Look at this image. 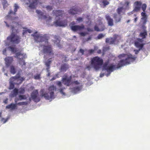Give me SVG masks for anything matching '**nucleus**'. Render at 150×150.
<instances>
[{
  "instance_id": "nucleus-38",
  "label": "nucleus",
  "mask_w": 150,
  "mask_h": 150,
  "mask_svg": "<svg viewBox=\"0 0 150 150\" xmlns=\"http://www.w3.org/2000/svg\"><path fill=\"white\" fill-rule=\"evenodd\" d=\"M129 4V2L127 1L125 2V4L123 5V7L125 9L127 8L128 7Z\"/></svg>"
},
{
  "instance_id": "nucleus-32",
  "label": "nucleus",
  "mask_w": 150,
  "mask_h": 150,
  "mask_svg": "<svg viewBox=\"0 0 150 150\" xmlns=\"http://www.w3.org/2000/svg\"><path fill=\"white\" fill-rule=\"evenodd\" d=\"M13 93L12 96H16L18 93V90L16 88H15L13 91Z\"/></svg>"
},
{
  "instance_id": "nucleus-39",
  "label": "nucleus",
  "mask_w": 150,
  "mask_h": 150,
  "mask_svg": "<svg viewBox=\"0 0 150 150\" xmlns=\"http://www.w3.org/2000/svg\"><path fill=\"white\" fill-rule=\"evenodd\" d=\"M146 7V4H144L142 6V8L143 11H145Z\"/></svg>"
},
{
  "instance_id": "nucleus-40",
  "label": "nucleus",
  "mask_w": 150,
  "mask_h": 150,
  "mask_svg": "<svg viewBox=\"0 0 150 150\" xmlns=\"http://www.w3.org/2000/svg\"><path fill=\"white\" fill-rule=\"evenodd\" d=\"M105 36V35L103 34H99L98 36V39H101L104 37Z\"/></svg>"
},
{
  "instance_id": "nucleus-63",
  "label": "nucleus",
  "mask_w": 150,
  "mask_h": 150,
  "mask_svg": "<svg viewBox=\"0 0 150 150\" xmlns=\"http://www.w3.org/2000/svg\"><path fill=\"white\" fill-rule=\"evenodd\" d=\"M130 21V20H128L127 22V23H129V22Z\"/></svg>"
},
{
  "instance_id": "nucleus-43",
  "label": "nucleus",
  "mask_w": 150,
  "mask_h": 150,
  "mask_svg": "<svg viewBox=\"0 0 150 150\" xmlns=\"http://www.w3.org/2000/svg\"><path fill=\"white\" fill-rule=\"evenodd\" d=\"M103 3L104 6H105L106 5H108L109 3L106 1L104 0L103 1Z\"/></svg>"
},
{
  "instance_id": "nucleus-21",
  "label": "nucleus",
  "mask_w": 150,
  "mask_h": 150,
  "mask_svg": "<svg viewBox=\"0 0 150 150\" xmlns=\"http://www.w3.org/2000/svg\"><path fill=\"white\" fill-rule=\"evenodd\" d=\"M105 18L107 21L108 25L110 26H112L113 25V20L108 15H106Z\"/></svg>"
},
{
  "instance_id": "nucleus-28",
  "label": "nucleus",
  "mask_w": 150,
  "mask_h": 150,
  "mask_svg": "<svg viewBox=\"0 0 150 150\" xmlns=\"http://www.w3.org/2000/svg\"><path fill=\"white\" fill-rule=\"evenodd\" d=\"M125 8L122 6L121 7L119 8L117 10V12L119 14H121L122 13H123Z\"/></svg>"
},
{
  "instance_id": "nucleus-27",
  "label": "nucleus",
  "mask_w": 150,
  "mask_h": 150,
  "mask_svg": "<svg viewBox=\"0 0 150 150\" xmlns=\"http://www.w3.org/2000/svg\"><path fill=\"white\" fill-rule=\"evenodd\" d=\"M54 44H56L57 46L59 47V43L60 42V39L59 37L57 36L54 37Z\"/></svg>"
},
{
  "instance_id": "nucleus-58",
  "label": "nucleus",
  "mask_w": 150,
  "mask_h": 150,
  "mask_svg": "<svg viewBox=\"0 0 150 150\" xmlns=\"http://www.w3.org/2000/svg\"><path fill=\"white\" fill-rule=\"evenodd\" d=\"M55 1L56 3H59V0H55Z\"/></svg>"
},
{
  "instance_id": "nucleus-19",
  "label": "nucleus",
  "mask_w": 150,
  "mask_h": 150,
  "mask_svg": "<svg viewBox=\"0 0 150 150\" xmlns=\"http://www.w3.org/2000/svg\"><path fill=\"white\" fill-rule=\"evenodd\" d=\"M81 10L77 8H74L70 9L68 11L69 13L72 14H75L81 12Z\"/></svg>"
},
{
  "instance_id": "nucleus-36",
  "label": "nucleus",
  "mask_w": 150,
  "mask_h": 150,
  "mask_svg": "<svg viewBox=\"0 0 150 150\" xmlns=\"http://www.w3.org/2000/svg\"><path fill=\"white\" fill-rule=\"evenodd\" d=\"M16 103L17 105H26L28 104L27 102H20L17 103Z\"/></svg>"
},
{
  "instance_id": "nucleus-13",
  "label": "nucleus",
  "mask_w": 150,
  "mask_h": 150,
  "mask_svg": "<svg viewBox=\"0 0 150 150\" xmlns=\"http://www.w3.org/2000/svg\"><path fill=\"white\" fill-rule=\"evenodd\" d=\"M28 3L26 4L29 9H34L35 8L37 4V1L36 0H28Z\"/></svg>"
},
{
  "instance_id": "nucleus-45",
  "label": "nucleus",
  "mask_w": 150,
  "mask_h": 150,
  "mask_svg": "<svg viewBox=\"0 0 150 150\" xmlns=\"http://www.w3.org/2000/svg\"><path fill=\"white\" fill-rule=\"evenodd\" d=\"M46 9L48 11H50L52 9V8L51 6H47L46 7Z\"/></svg>"
},
{
  "instance_id": "nucleus-17",
  "label": "nucleus",
  "mask_w": 150,
  "mask_h": 150,
  "mask_svg": "<svg viewBox=\"0 0 150 150\" xmlns=\"http://www.w3.org/2000/svg\"><path fill=\"white\" fill-rule=\"evenodd\" d=\"M10 71L11 74H14L16 73L17 72L16 75H19V74H21V69H19L18 71L16 69V68L13 66H11L10 67Z\"/></svg>"
},
{
  "instance_id": "nucleus-34",
  "label": "nucleus",
  "mask_w": 150,
  "mask_h": 150,
  "mask_svg": "<svg viewBox=\"0 0 150 150\" xmlns=\"http://www.w3.org/2000/svg\"><path fill=\"white\" fill-rule=\"evenodd\" d=\"M141 15L142 16V17L141 19H147V16L146 13L144 12H142L141 13Z\"/></svg>"
},
{
  "instance_id": "nucleus-54",
  "label": "nucleus",
  "mask_w": 150,
  "mask_h": 150,
  "mask_svg": "<svg viewBox=\"0 0 150 150\" xmlns=\"http://www.w3.org/2000/svg\"><path fill=\"white\" fill-rule=\"evenodd\" d=\"M94 50H89V52L90 53H92L93 52Z\"/></svg>"
},
{
  "instance_id": "nucleus-14",
  "label": "nucleus",
  "mask_w": 150,
  "mask_h": 150,
  "mask_svg": "<svg viewBox=\"0 0 150 150\" xmlns=\"http://www.w3.org/2000/svg\"><path fill=\"white\" fill-rule=\"evenodd\" d=\"M38 93L37 90L33 91L31 94V97L32 100L35 102H38L40 100V98L38 96Z\"/></svg>"
},
{
  "instance_id": "nucleus-60",
  "label": "nucleus",
  "mask_w": 150,
  "mask_h": 150,
  "mask_svg": "<svg viewBox=\"0 0 150 150\" xmlns=\"http://www.w3.org/2000/svg\"><path fill=\"white\" fill-rule=\"evenodd\" d=\"M55 79V78H54V77L52 79H51L50 80L51 81H53V80H54V79Z\"/></svg>"
},
{
  "instance_id": "nucleus-29",
  "label": "nucleus",
  "mask_w": 150,
  "mask_h": 150,
  "mask_svg": "<svg viewBox=\"0 0 150 150\" xmlns=\"http://www.w3.org/2000/svg\"><path fill=\"white\" fill-rule=\"evenodd\" d=\"M19 99H15V102L16 103L17 101L18 100H21L23 99H26V97L25 95H19L18 96Z\"/></svg>"
},
{
  "instance_id": "nucleus-49",
  "label": "nucleus",
  "mask_w": 150,
  "mask_h": 150,
  "mask_svg": "<svg viewBox=\"0 0 150 150\" xmlns=\"http://www.w3.org/2000/svg\"><path fill=\"white\" fill-rule=\"evenodd\" d=\"M84 51L82 50V49H80L79 50V53H81V55H82L83 54Z\"/></svg>"
},
{
  "instance_id": "nucleus-6",
  "label": "nucleus",
  "mask_w": 150,
  "mask_h": 150,
  "mask_svg": "<svg viewBox=\"0 0 150 150\" xmlns=\"http://www.w3.org/2000/svg\"><path fill=\"white\" fill-rule=\"evenodd\" d=\"M36 13L38 14V17L42 19H44L45 23L47 24H50L51 22L52 18L49 15H46L40 10H36Z\"/></svg>"
},
{
  "instance_id": "nucleus-59",
  "label": "nucleus",
  "mask_w": 150,
  "mask_h": 150,
  "mask_svg": "<svg viewBox=\"0 0 150 150\" xmlns=\"http://www.w3.org/2000/svg\"><path fill=\"white\" fill-rule=\"evenodd\" d=\"M98 53H100L101 52V50H98L97 52Z\"/></svg>"
},
{
  "instance_id": "nucleus-47",
  "label": "nucleus",
  "mask_w": 150,
  "mask_h": 150,
  "mask_svg": "<svg viewBox=\"0 0 150 150\" xmlns=\"http://www.w3.org/2000/svg\"><path fill=\"white\" fill-rule=\"evenodd\" d=\"M65 87H64L63 88H60L59 89V91L60 92V93L62 94H63V95H64L65 94V93H64L63 92V90L64 89H65Z\"/></svg>"
},
{
  "instance_id": "nucleus-20",
  "label": "nucleus",
  "mask_w": 150,
  "mask_h": 150,
  "mask_svg": "<svg viewBox=\"0 0 150 150\" xmlns=\"http://www.w3.org/2000/svg\"><path fill=\"white\" fill-rule=\"evenodd\" d=\"M6 66L8 67L12 63L13 61V58L12 57H7L4 59Z\"/></svg>"
},
{
  "instance_id": "nucleus-24",
  "label": "nucleus",
  "mask_w": 150,
  "mask_h": 150,
  "mask_svg": "<svg viewBox=\"0 0 150 150\" xmlns=\"http://www.w3.org/2000/svg\"><path fill=\"white\" fill-rule=\"evenodd\" d=\"M6 108L10 109L12 110H14L17 108V105L16 104L11 103L9 105H7L6 107Z\"/></svg>"
},
{
  "instance_id": "nucleus-41",
  "label": "nucleus",
  "mask_w": 150,
  "mask_h": 150,
  "mask_svg": "<svg viewBox=\"0 0 150 150\" xmlns=\"http://www.w3.org/2000/svg\"><path fill=\"white\" fill-rule=\"evenodd\" d=\"M57 84L59 87H61L62 86V84L61 82L59 81H57L56 82Z\"/></svg>"
},
{
  "instance_id": "nucleus-25",
  "label": "nucleus",
  "mask_w": 150,
  "mask_h": 150,
  "mask_svg": "<svg viewBox=\"0 0 150 150\" xmlns=\"http://www.w3.org/2000/svg\"><path fill=\"white\" fill-rule=\"evenodd\" d=\"M14 12L10 11L9 12V15L11 16V15H14L15 12L17 11V9L18 8V6L16 4L14 6Z\"/></svg>"
},
{
  "instance_id": "nucleus-15",
  "label": "nucleus",
  "mask_w": 150,
  "mask_h": 150,
  "mask_svg": "<svg viewBox=\"0 0 150 150\" xmlns=\"http://www.w3.org/2000/svg\"><path fill=\"white\" fill-rule=\"evenodd\" d=\"M64 78H63L62 81L63 83L65 85L67 86H69L72 84L71 81V76H70L69 77H67V76H65Z\"/></svg>"
},
{
  "instance_id": "nucleus-61",
  "label": "nucleus",
  "mask_w": 150,
  "mask_h": 150,
  "mask_svg": "<svg viewBox=\"0 0 150 150\" xmlns=\"http://www.w3.org/2000/svg\"><path fill=\"white\" fill-rule=\"evenodd\" d=\"M91 39L90 37H89L88 38L87 40H88Z\"/></svg>"
},
{
  "instance_id": "nucleus-52",
  "label": "nucleus",
  "mask_w": 150,
  "mask_h": 150,
  "mask_svg": "<svg viewBox=\"0 0 150 150\" xmlns=\"http://www.w3.org/2000/svg\"><path fill=\"white\" fill-rule=\"evenodd\" d=\"M6 48H5L4 50L3 51V54H4L6 55Z\"/></svg>"
},
{
  "instance_id": "nucleus-30",
  "label": "nucleus",
  "mask_w": 150,
  "mask_h": 150,
  "mask_svg": "<svg viewBox=\"0 0 150 150\" xmlns=\"http://www.w3.org/2000/svg\"><path fill=\"white\" fill-rule=\"evenodd\" d=\"M114 18L115 19L116 21L117 22H119L120 21V17L119 15H117V14H114Z\"/></svg>"
},
{
  "instance_id": "nucleus-44",
  "label": "nucleus",
  "mask_w": 150,
  "mask_h": 150,
  "mask_svg": "<svg viewBox=\"0 0 150 150\" xmlns=\"http://www.w3.org/2000/svg\"><path fill=\"white\" fill-rule=\"evenodd\" d=\"M87 34L88 33L87 32H82L80 33V35L82 36H84Z\"/></svg>"
},
{
  "instance_id": "nucleus-22",
  "label": "nucleus",
  "mask_w": 150,
  "mask_h": 150,
  "mask_svg": "<svg viewBox=\"0 0 150 150\" xmlns=\"http://www.w3.org/2000/svg\"><path fill=\"white\" fill-rule=\"evenodd\" d=\"M104 29V26L103 24L99 25L98 26L96 25L95 27V30L97 31H101Z\"/></svg>"
},
{
  "instance_id": "nucleus-23",
  "label": "nucleus",
  "mask_w": 150,
  "mask_h": 150,
  "mask_svg": "<svg viewBox=\"0 0 150 150\" xmlns=\"http://www.w3.org/2000/svg\"><path fill=\"white\" fill-rule=\"evenodd\" d=\"M82 84L81 85L75 87H74L72 88V91L74 93H76L80 91L82 88Z\"/></svg>"
},
{
  "instance_id": "nucleus-7",
  "label": "nucleus",
  "mask_w": 150,
  "mask_h": 150,
  "mask_svg": "<svg viewBox=\"0 0 150 150\" xmlns=\"http://www.w3.org/2000/svg\"><path fill=\"white\" fill-rule=\"evenodd\" d=\"M146 22L147 19H141L139 25L141 26V28L143 30V31L142 32L140 33V37H142V38H145V36L147 35L146 31V27L145 26Z\"/></svg>"
},
{
  "instance_id": "nucleus-31",
  "label": "nucleus",
  "mask_w": 150,
  "mask_h": 150,
  "mask_svg": "<svg viewBox=\"0 0 150 150\" xmlns=\"http://www.w3.org/2000/svg\"><path fill=\"white\" fill-rule=\"evenodd\" d=\"M8 49L12 52L15 53L16 51V49L14 46L9 47Z\"/></svg>"
},
{
  "instance_id": "nucleus-8",
  "label": "nucleus",
  "mask_w": 150,
  "mask_h": 150,
  "mask_svg": "<svg viewBox=\"0 0 150 150\" xmlns=\"http://www.w3.org/2000/svg\"><path fill=\"white\" fill-rule=\"evenodd\" d=\"M121 38L120 36L114 35L113 38H106L105 42L110 44H117L121 40Z\"/></svg>"
},
{
  "instance_id": "nucleus-42",
  "label": "nucleus",
  "mask_w": 150,
  "mask_h": 150,
  "mask_svg": "<svg viewBox=\"0 0 150 150\" xmlns=\"http://www.w3.org/2000/svg\"><path fill=\"white\" fill-rule=\"evenodd\" d=\"M76 20L77 21H78V23H81L83 21V19L82 18L79 17L77 18L76 19Z\"/></svg>"
},
{
  "instance_id": "nucleus-16",
  "label": "nucleus",
  "mask_w": 150,
  "mask_h": 150,
  "mask_svg": "<svg viewBox=\"0 0 150 150\" xmlns=\"http://www.w3.org/2000/svg\"><path fill=\"white\" fill-rule=\"evenodd\" d=\"M84 26L83 25H75L71 26V28L72 30L74 31H81L83 30L84 28Z\"/></svg>"
},
{
  "instance_id": "nucleus-33",
  "label": "nucleus",
  "mask_w": 150,
  "mask_h": 150,
  "mask_svg": "<svg viewBox=\"0 0 150 150\" xmlns=\"http://www.w3.org/2000/svg\"><path fill=\"white\" fill-rule=\"evenodd\" d=\"M33 32V31L29 29H27L25 30H24L23 32V35L26 34L27 33H31Z\"/></svg>"
},
{
  "instance_id": "nucleus-4",
  "label": "nucleus",
  "mask_w": 150,
  "mask_h": 150,
  "mask_svg": "<svg viewBox=\"0 0 150 150\" xmlns=\"http://www.w3.org/2000/svg\"><path fill=\"white\" fill-rule=\"evenodd\" d=\"M48 90L50 92V95L48 93L45 92L44 93L43 92L41 93V96L44 97L45 99L47 100L54 99L55 98L54 91H56V87L53 85L49 87Z\"/></svg>"
},
{
  "instance_id": "nucleus-48",
  "label": "nucleus",
  "mask_w": 150,
  "mask_h": 150,
  "mask_svg": "<svg viewBox=\"0 0 150 150\" xmlns=\"http://www.w3.org/2000/svg\"><path fill=\"white\" fill-rule=\"evenodd\" d=\"M72 83H74V84H75V85H79L80 84V83L79 82H78V81H73Z\"/></svg>"
},
{
  "instance_id": "nucleus-51",
  "label": "nucleus",
  "mask_w": 150,
  "mask_h": 150,
  "mask_svg": "<svg viewBox=\"0 0 150 150\" xmlns=\"http://www.w3.org/2000/svg\"><path fill=\"white\" fill-rule=\"evenodd\" d=\"M40 76H35V79H39L40 78Z\"/></svg>"
},
{
  "instance_id": "nucleus-26",
  "label": "nucleus",
  "mask_w": 150,
  "mask_h": 150,
  "mask_svg": "<svg viewBox=\"0 0 150 150\" xmlns=\"http://www.w3.org/2000/svg\"><path fill=\"white\" fill-rule=\"evenodd\" d=\"M69 68L68 65L65 64L62 65L61 68V71H66Z\"/></svg>"
},
{
  "instance_id": "nucleus-12",
  "label": "nucleus",
  "mask_w": 150,
  "mask_h": 150,
  "mask_svg": "<svg viewBox=\"0 0 150 150\" xmlns=\"http://www.w3.org/2000/svg\"><path fill=\"white\" fill-rule=\"evenodd\" d=\"M20 76H14L11 77L10 79V82L11 83H16V81L19 82L17 83L16 84H19L22 83L24 80L23 78H21Z\"/></svg>"
},
{
  "instance_id": "nucleus-56",
  "label": "nucleus",
  "mask_w": 150,
  "mask_h": 150,
  "mask_svg": "<svg viewBox=\"0 0 150 150\" xmlns=\"http://www.w3.org/2000/svg\"><path fill=\"white\" fill-rule=\"evenodd\" d=\"M87 30L88 31H92V30L89 28H88Z\"/></svg>"
},
{
  "instance_id": "nucleus-2",
  "label": "nucleus",
  "mask_w": 150,
  "mask_h": 150,
  "mask_svg": "<svg viewBox=\"0 0 150 150\" xmlns=\"http://www.w3.org/2000/svg\"><path fill=\"white\" fill-rule=\"evenodd\" d=\"M119 57L122 59L119 62L117 65L111 64L107 66L105 69L110 74V73L116 69L130 64L134 61L136 57L132 56L130 54H123L119 56Z\"/></svg>"
},
{
  "instance_id": "nucleus-18",
  "label": "nucleus",
  "mask_w": 150,
  "mask_h": 150,
  "mask_svg": "<svg viewBox=\"0 0 150 150\" xmlns=\"http://www.w3.org/2000/svg\"><path fill=\"white\" fill-rule=\"evenodd\" d=\"M142 3L139 1H136L134 3V11L137 12L139 11L140 9Z\"/></svg>"
},
{
  "instance_id": "nucleus-9",
  "label": "nucleus",
  "mask_w": 150,
  "mask_h": 150,
  "mask_svg": "<svg viewBox=\"0 0 150 150\" xmlns=\"http://www.w3.org/2000/svg\"><path fill=\"white\" fill-rule=\"evenodd\" d=\"M15 57H17L18 59V62L20 64L23 65H25L24 61L23 59L26 57V54L22 53L21 52H18L16 53Z\"/></svg>"
},
{
  "instance_id": "nucleus-1",
  "label": "nucleus",
  "mask_w": 150,
  "mask_h": 150,
  "mask_svg": "<svg viewBox=\"0 0 150 150\" xmlns=\"http://www.w3.org/2000/svg\"><path fill=\"white\" fill-rule=\"evenodd\" d=\"M31 36H33L35 40L37 42H42V45H43V50L44 53L46 54V55H45V57L46 58H50V59L48 61L45 62V65L47 67H48L50 64L51 60L50 59L53 54V53L52 51V49L51 48L50 46L49 45L48 43V41L47 40H45V38L42 35L40 34L37 32H35L34 33L31 35Z\"/></svg>"
},
{
  "instance_id": "nucleus-5",
  "label": "nucleus",
  "mask_w": 150,
  "mask_h": 150,
  "mask_svg": "<svg viewBox=\"0 0 150 150\" xmlns=\"http://www.w3.org/2000/svg\"><path fill=\"white\" fill-rule=\"evenodd\" d=\"M102 63V59L98 57H95L91 60V66L96 70L100 67Z\"/></svg>"
},
{
  "instance_id": "nucleus-50",
  "label": "nucleus",
  "mask_w": 150,
  "mask_h": 150,
  "mask_svg": "<svg viewBox=\"0 0 150 150\" xmlns=\"http://www.w3.org/2000/svg\"><path fill=\"white\" fill-rule=\"evenodd\" d=\"M19 91V93H23L24 92V89H22Z\"/></svg>"
},
{
  "instance_id": "nucleus-62",
  "label": "nucleus",
  "mask_w": 150,
  "mask_h": 150,
  "mask_svg": "<svg viewBox=\"0 0 150 150\" xmlns=\"http://www.w3.org/2000/svg\"><path fill=\"white\" fill-rule=\"evenodd\" d=\"M90 67H87V68L89 70L90 69L89 68Z\"/></svg>"
},
{
  "instance_id": "nucleus-64",
  "label": "nucleus",
  "mask_w": 150,
  "mask_h": 150,
  "mask_svg": "<svg viewBox=\"0 0 150 150\" xmlns=\"http://www.w3.org/2000/svg\"><path fill=\"white\" fill-rule=\"evenodd\" d=\"M1 113L0 112V117H1Z\"/></svg>"
},
{
  "instance_id": "nucleus-37",
  "label": "nucleus",
  "mask_w": 150,
  "mask_h": 150,
  "mask_svg": "<svg viewBox=\"0 0 150 150\" xmlns=\"http://www.w3.org/2000/svg\"><path fill=\"white\" fill-rule=\"evenodd\" d=\"M4 8H6L7 6V1L5 0H1Z\"/></svg>"
},
{
  "instance_id": "nucleus-10",
  "label": "nucleus",
  "mask_w": 150,
  "mask_h": 150,
  "mask_svg": "<svg viewBox=\"0 0 150 150\" xmlns=\"http://www.w3.org/2000/svg\"><path fill=\"white\" fill-rule=\"evenodd\" d=\"M8 40L10 41L12 43L18 44L20 41V38L16 35L12 33L11 36L7 38Z\"/></svg>"
},
{
  "instance_id": "nucleus-3",
  "label": "nucleus",
  "mask_w": 150,
  "mask_h": 150,
  "mask_svg": "<svg viewBox=\"0 0 150 150\" xmlns=\"http://www.w3.org/2000/svg\"><path fill=\"white\" fill-rule=\"evenodd\" d=\"M53 13L55 16H56L55 18V21L54 22V24L56 26H65L67 25V22L66 21L63 22L61 21V18L63 14H64V12L61 11H53Z\"/></svg>"
},
{
  "instance_id": "nucleus-46",
  "label": "nucleus",
  "mask_w": 150,
  "mask_h": 150,
  "mask_svg": "<svg viewBox=\"0 0 150 150\" xmlns=\"http://www.w3.org/2000/svg\"><path fill=\"white\" fill-rule=\"evenodd\" d=\"M12 23H13V24L11 25V29L12 30V31H14V28L15 25H13L14 24H15V22H13Z\"/></svg>"
},
{
  "instance_id": "nucleus-53",
  "label": "nucleus",
  "mask_w": 150,
  "mask_h": 150,
  "mask_svg": "<svg viewBox=\"0 0 150 150\" xmlns=\"http://www.w3.org/2000/svg\"><path fill=\"white\" fill-rule=\"evenodd\" d=\"M8 99L7 98H6V99H5L4 101V103L5 104H7L8 102Z\"/></svg>"
},
{
  "instance_id": "nucleus-35",
  "label": "nucleus",
  "mask_w": 150,
  "mask_h": 150,
  "mask_svg": "<svg viewBox=\"0 0 150 150\" xmlns=\"http://www.w3.org/2000/svg\"><path fill=\"white\" fill-rule=\"evenodd\" d=\"M10 85L9 89L10 90H11L13 89L14 87V84H16V83H11L9 82Z\"/></svg>"
},
{
  "instance_id": "nucleus-55",
  "label": "nucleus",
  "mask_w": 150,
  "mask_h": 150,
  "mask_svg": "<svg viewBox=\"0 0 150 150\" xmlns=\"http://www.w3.org/2000/svg\"><path fill=\"white\" fill-rule=\"evenodd\" d=\"M137 19H138V18L136 17L134 19V22H136L137 21Z\"/></svg>"
},
{
  "instance_id": "nucleus-57",
  "label": "nucleus",
  "mask_w": 150,
  "mask_h": 150,
  "mask_svg": "<svg viewBox=\"0 0 150 150\" xmlns=\"http://www.w3.org/2000/svg\"><path fill=\"white\" fill-rule=\"evenodd\" d=\"M4 22H5V23L6 24V26H7V27H9V25H8L7 24V23H6V21H4Z\"/></svg>"
},
{
  "instance_id": "nucleus-11",
  "label": "nucleus",
  "mask_w": 150,
  "mask_h": 150,
  "mask_svg": "<svg viewBox=\"0 0 150 150\" xmlns=\"http://www.w3.org/2000/svg\"><path fill=\"white\" fill-rule=\"evenodd\" d=\"M143 40L142 39H137L135 42V46L139 48L138 50H135V54H138L139 51L142 49L143 47L144 44L143 43Z\"/></svg>"
}]
</instances>
